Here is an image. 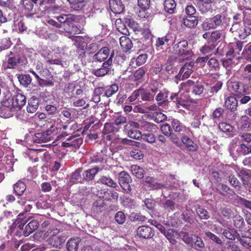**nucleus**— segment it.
<instances>
[{
  "label": "nucleus",
  "mask_w": 251,
  "mask_h": 251,
  "mask_svg": "<svg viewBox=\"0 0 251 251\" xmlns=\"http://www.w3.org/2000/svg\"><path fill=\"white\" fill-rule=\"evenodd\" d=\"M181 142L189 151H197L198 149L197 144H195L190 138L184 136L181 138Z\"/></svg>",
  "instance_id": "obj_19"
},
{
  "label": "nucleus",
  "mask_w": 251,
  "mask_h": 251,
  "mask_svg": "<svg viewBox=\"0 0 251 251\" xmlns=\"http://www.w3.org/2000/svg\"><path fill=\"white\" fill-rule=\"evenodd\" d=\"M140 128L145 130L151 131L153 129H155V126L153 124L148 123L147 122H141L140 123Z\"/></svg>",
  "instance_id": "obj_53"
},
{
  "label": "nucleus",
  "mask_w": 251,
  "mask_h": 251,
  "mask_svg": "<svg viewBox=\"0 0 251 251\" xmlns=\"http://www.w3.org/2000/svg\"><path fill=\"white\" fill-rule=\"evenodd\" d=\"M109 7L111 11L115 14H121L125 9V6L121 0H109Z\"/></svg>",
  "instance_id": "obj_10"
},
{
  "label": "nucleus",
  "mask_w": 251,
  "mask_h": 251,
  "mask_svg": "<svg viewBox=\"0 0 251 251\" xmlns=\"http://www.w3.org/2000/svg\"><path fill=\"white\" fill-rule=\"evenodd\" d=\"M215 48V45L213 44H210L204 45L200 50L203 54L209 57V55L212 54Z\"/></svg>",
  "instance_id": "obj_33"
},
{
  "label": "nucleus",
  "mask_w": 251,
  "mask_h": 251,
  "mask_svg": "<svg viewBox=\"0 0 251 251\" xmlns=\"http://www.w3.org/2000/svg\"><path fill=\"white\" fill-rule=\"evenodd\" d=\"M178 93H172L170 96V100H173L172 103L175 104L176 108H179L182 106L184 108L188 109L190 104L194 102V101L190 97L185 98L184 95H181L178 98Z\"/></svg>",
  "instance_id": "obj_4"
},
{
  "label": "nucleus",
  "mask_w": 251,
  "mask_h": 251,
  "mask_svg": "<svg viewBox=\"0 0 251 251\" xmlns=\"http://www.w3.org/2000/svg\"><path fill=\"white\" fill-rule=\"evenodd\" d=\"M140 124L135 122H129L124 127V132L129 137L139 140L141 137V132L138 130Z\"/></svg>",
  "instance_id": "obj_5"
},
{
  "label": "nucleus",
  "mask_w": 251,
  "mask_h": 251,
  "mask_svg": "<svg viewBox=\"0 0 251 251\" xmlns=\"http://www.w3.org/2000/svg\"><path fill=\"white\" fill-rule=\"evenodd\" d=\"M173 50L175 54L186 59L191 57L193 54L186 40H182L176 44H174Z\"/></svg>",
  "instance_id": "obj_1"
},
{
  "label": "nucleus",
  "mask_w": 251,
  "mask_h": 251,
  "mask_svg": "<svg viewBox=\"0 0 251 251\" xmlns=\"http://www.w3.org/2000/svg\"><path fill=\"white\" fill-rule=\"evenodd\" d=\"M120 43L122 49L125 52L131 49L133 45L131 40L126 36H122L120 38Z\"/></svg>",
  "instance_id": "obj_18"
},
{
  "label": "nucleus",
  "mask_w": 251,
  "mask_h": 251,
  "mask_svg": "<svg viewBox=\"0 0 251 251\" xmlns=\"http://www.w3.org/2000/svg\"><path fill=\"white\" fill-rule=\"evenodd\" d=\"M219 128L221 131L226 133H230L233 130V127L226 123L219 124Z\"/></svg>",
  "instance_id": "obj_51"
},
{
  "label": "nucleus",
  "mask_w": 251,
  "mask_h": 251,
  "mask_svg": "<svg viewBox=\"0 0 251 251\" xmlns=\"http://www.w3.org/2000/svg\"><path fill=\"white\" fill-rule=\"evenodd\" d=\"M45 218L44 216H38L37 219L32 220L25 226L23 231L24 236L27 237L37 229L39 226L38 220H43Z\"/></svg>",
  "instance_id": "obj_6"
},
{
  "label": "nucleus",
  "mask_w": 251,
  "mask_h": 251,
  "mask_svg": "<svg viewBox=\"0 0 251 251\" xmlns=\"http://www.w3.org/2000/svg\"><path fill=\"white\" fill-rule=\"evenodd\" d=\"M164 10L169 14L176 13V2L175 0H165L163 3Z\"/></svg>",
  "instance_id": "obj_14"
},
{
  "label": "nucleus",
  "mask_w": 251,
  "mask_h": 251,
  "mask_svg": "<svg viewBox=\"0 0 251 251\" xmlns=\"http://www.w3.org/2000/svg\"><path fill=\"white\" fill-rule=\"evenodd\" d=\"M76 86L73 83H69L65 88V93L67 94V97L70 98H74L75 94L74 91L75 90Z\"/></svg>",
  "instance_id": "obj_39"
},
{
  "label": "nucleus",
  "mask_w": 251,
  "mask_h": 251,
  "mask_svg": "<svg viewBox=\"0 0 251 251\" xmlns=\"http://www.w3.org/2000/svg\"><path fill=\"white\" fill-rule=\"evenodd\" d=\"M101 194L102 198L107 201L117 200L119 197L118 193L113 191H104Z\"/></svg>",
  "instance_id": "obj_26"
},
{
  "label": "nucleus",
  "mask_w": 251,
  "mask_h": 251,
  "mask_svg": "<svg viewBox=\"0 0 251 251\" xmlns=\"http://www.w3.org/2000/svg\"><path fill=\"white\" fill-rule=\"evenodd\" d=\"M193 238V245H195V248L196 249L199 250L200 249L204 248V244L202 241V239L200 237H198L196 235H194Z\"/></svg>",
  "instance_id": "obj_48"
},
{
  "label": "nucleus",
  "mask_w": 251,
  "mask_h": 251,
  "mask_svg": "<svg viewBox=\"0 0 251 251\" xmlns=\"http://www.w3.org/2000/svg\"><path fill=\"white\" fill-rule=\"evenodd\" d=\"M99 170L100 169L98 167H94L86 170L83 173L84 179L88 180H92Z\"/></svg>",
  "instance_id": "obj_27"
},
{
  "label": "nucleus",
  "mask_w": 251,
  "mask_h": 251,
  "mask_svg": "<svg viewBox=\"0 0 251 251\" xmlns=\"http://www.w3.org/2000/svg\"><path fill=\"white\" fill-rule=\"evenodd\" d=\"M18 78L20 84L25 87H27L31 82V78L29 75H21Z\"/></svg>",
  "instance_id": "obj_38"
},
{
  "label": "nucleus",
  "mask_w": 251,
  "mask_h": 251,
  "mask_svg": "<svg viewBox=\"0 0 251 251\" xmlns=\"http://www.w3.org/2000/svg\"><path fill=\"white\" fill-rule=\"evenodd\" d=\"M79 242L78 238L70 239L67 242V248L68 251H77Z\"/></svg>",
  "instance_id": "obj_30"
},
{
  "label": "nucleus",
  "mask_w": 251,
  "mask_h": 251,
  "mask_svg": "<svg viewBox=\"0 0 251 251\" xmlns=\"http://www.w3.org/2000/svg\"><path fill=\"white\" fill-rule=\"evenodd\" d=\"M230 44L235 54H239L243 48V43L238 41L235 43H230Z\"/></svg>",
  "instance_id": "obj_54"
},
{
  "label": "nucleus",
  "mask_w": 251,
  "mask_h": 251,
  "mask_svg": "<svg viewBox=\"0 0 251 251\" xmlns=\"http://www.w3.org/2000/svg\"><path fill=\"white\" fill-rule=\"evenodd\" d=\"M131 181L130 176L126 172H121L119 174V183L123 184L125 183H130Z\"/></svg>",
  "instance_id": "obj_37"
},
{
  "label": "nucleus",
  "mask_w": 251,
  "mask_h": 251,
  "mask_svg": "<svg viewBox=\"0 0 251 251\" xmlns=\"http://www.w3.org/2000/svg\"><path fill=\"white\" fill-rule=\"evenodd\" d=\"M99 182H100L103 184L106 185L109 187H112L113 188H115L117 186V184L116 183V182H114L109 177H107L106 176H101L100 178Z\"/></svg>",
  "instance_id": "obj_36"
},
{
  "label": "nucleus",
  "mask_w": 251,
  "mask_h": 251,
  "mask_svg": "<svg viewBox=\"0 0 251 251\" xmlns=\"http://www.w3.org/2000/svg\"><path fill=\"white\" fill-rule=\"evenodd\" d=\"M39 106V100L36 98H32L28 102L27 108L29 110H37Z\"/></svg>",
  "instance_id": "obj_50"
},
{
  "label": "nucleus",
  "mask_w": 251,
  "mask_h": 251,
  "mask_svg": "<svg viewBox=\"0 0 251 251\" xmlns=\"http://www.w3.org/2000/svg\"><path fill=\"white\" fill-rule=\"evenodd\" d=\"M110 53V50L108 47L102 48L94 56V59L99 62H102L107 58Z\"/></svg>",
  "instance_id": "obj_13"
},
{
  "label": "nucleus",
  "mask_w": 251,
  "mask_h": 251,
  "mask_svg": "<svg viewBox=\"0 0 251 251\" xmlns=\"http://www.w3.org/2000/svg\"><path fill=\"white\" fill-rule=\"evenodd\" d=\"M138 90L139 95L141 96L142 100L143 101H154V94L151 93L149 90L142 87L139 88Z\"/></svg>",
  "instance_id": "obj_17"
},
{
  "label": "nucleus",
  "mask_w": 251,
  "mask_h": 251,
  "mask_svg": "<svg viewBox=\"0 0 251 251\" xmlns=\"http://www.w3.org/2000/svg\"><path fill=\"white\" fill-rule=\"evenodd\" d=\"M148 69L146 67H141L135 71L133 74V77L135 80H140L145 75Z\"/></svg>",
  "instance_id": "obj_34"
},
{
  "label": "nucleus",
  "mask_w": 251,
  "mask_h": 251,
  "mask_svg": "<svg viewBox=\"0 0 251 251\" xmlns=\"http://www.w3.org/2000/svg\"><path fill=\"white\" fill-rule=\"evenodd\" d=\"M138 5L144 10L148 9L151 5V0H138Z\"/></svg>",
  "instance_id": "obj_57"
},
{
  "label": "nucleus",
  "mask_w": 251,
  "mask_h": 251,
  "mask_svg": "<svg viewBox=\"0 0 251 251\" xmlns=\"http://www.w3.org/2000/svg\"><path fill=\"white\" fill-rule=\"evenodd\" d=\"M72 7H74L76 10L81 9L85 5L86 0H67Z\"/></svg>",
  "instance_id": "obj_35"
},
{
  "label": "nucleus",
  "mask_w": 251,
  "mask_h": 251,
  "mask_svg": "<svg viewBox=\"0 0 251 251\" xmlns=\"http://www.w3.org/2000/svg\"><path fill=\"white\" fill-rule=\"evenodd\" d=\"M54 17L58 23L61 24V27H65V25L71 26L75 19V16L72 14H60Z\"/></svg>",
  "instance_id": "obj_8"
},
{
  "label": "nucleus",
  "mask_w": 251,
  "mask_h": 251,
  "mask_svg": "<svg viewBox=\"0 0 251 251\" xmlns=\"http://www.w3.org/2000/svg\"><path fill=\"white\" fill-rule=\"evenodd\" d=\"M194 235H189L187 232H182L180 233V236L182 238L183 241L187 244H190L193 245L194 242Z\"/></svg>",
  "instance_id": "obj_41"
},
{
  "label": "nucleus",
  "mask_w": 251,
  "mask_h": 251,
  "mask_svg": "<svg viewBox=\"0 0 251 251\" xmlns=\"http://www.w3.org/2000/svg\"><path fill=\"white\" fill-rule=\"evenodd\" d=\"M115 219L116 221L119 224H123L125 223L126 220V217L125 214L122 211L118 212L115 216Z\"/></svg>",
  "instance_id": "obj_56"
},
{
  "label": "nucleus",
  "mask_w": 251,
  "mask_h": 251,
  "mask_svg": "<svg viewBox=\"0 0 251 251\" xmlns=\"http://www.w3.org/2000/svg\"><path fill=\"white\" fill-rule=\"evenodd\" d=\"M230 153L236 157L246 155L251 153V148L245 144H237V139H233L230 146Z\"/></svg>",
  "instance_id": "obj_2"
},
{
  "label": "nucleus",
  "mask_w": 251,
  "mask_h": 251,
  "mask_svg": "<svg viewBox=\"0 0 251 251\" xmlns=\"http://www.w3.org/2000/svg\"><path fill=\"white\" fill-rule=\"evenodd\" d=\"M113 56L114 52L110 54L109 58L106 61H104L102 63V65L100 68H101L102 69H105L106 71L110 72L111 71L110 67L112 63V58Z\"/></svg>",
  "instance_id": "obj_47"
},
{
  "label": "nucleus",
  "mask_w": 251,
  "mask_h": 251,
  "mask_svg": "<svg viewBox=\"0 0 251 251\" xmlns=\"http://www.w3.org/2000/svg\"><path fill=\"white\" fill-rule=\"evenodd\" d=\"M130 170L132 174L138 178H142L144 176L145 171L143 168L136 165L131 166Z\"/></svg>",
  "instance_id": "obj_31"
},
{
  "label": "nucleus",
  "mask_w": 251,
  "mask_h": 251,
  "mask_svg": "<svg viewBox=\"0 0 251 251\" xmlns=\"http://www.w3.org/2000/svg\"><path fill=\"white\" fill-rule=\"evenodd\" d=\"M11 46V42L6 38L2 39L1 45H0V52L9 49Z\"/></svg>",
  "instance_id": "obj_60"
},
{
  "label": "nucleus",
  "mask_w": 251,
  "mask_h": 251,
  "mask_svg": "<svg viewBox=\"0 0 251 251\" xmlns=\"http://www.w3.org/2000/svg\"><path fill=\"white\" fill-rule=\"evenodd\" d=\"M8 57L7 60L8 66L9 69H13L14 67L19 64H21L22 59L18 54H14L12 51H10L7 54Z\"/></svg>",
  "instance_id": "obj_12"
},
{
  "label": "nucleus",
  "mask_w": 251,
  "mask_h": 251,
  "mask_svg": "<svg viewBox=\"0 0 251 251\" xmlns=\"http://www.w3.org/2000/svg\"><path fill=\"white\" fill-rule=\"evenodd\" d=\"M182 23L188 27H194L198 24V17L197 16H187L186 18L183 19Z\"/></svg>",
  "instance_id": "obj_22"
},
{
  "label": "nucleus",
  "mask_w": 251,
  "mask_h": 251,
  "mask_svg": "<svg viewBox=\"0 0 251 251\" xmlns=\"http://www.w3.org/2000/svg\"><path fill=\"white\" fill-rule=\"evenodd\" d=\"M207 65L212 71H216L220 68L219 62L214 57H212L208 61Z\"/></svg>",
  "instance_id": "obj_42"
},
{
  "label": "nucleus",
  "mask_w": 251,
  "mask_h": 251,
  "mask_svg": "<svg viewBox=\"0 0 251 251\" xmlns=\"http://www.w3.org/2000/svg\"><path fill=\"white\" fill-rule=\"evenodd\" d=\"M175 60L172 58H169L164 64L165 71L169 74H174L175 71Z\"/></svg>",
  "instance_id": "obj_24"
},
{
  "label": "nucleus",
  "mask_w": 251,
  "mask_h": 251,
  "mask_svg": "<svg viewBox=\"0 0 251 251\" xmlns=\"http://www.w3.org/2000/svg\"><path fill=\"white\" fill-rule=\"evenodd\" d=\"M137 235L144 239H149L153 235V232L151 227L148 226H142L138 228Z\"/></svg>",
  "instance_id": "obj_11"
},
{
  "label": "nucleus",
  "mask_w": 251,
  "mask_h": 251,
  "mask_svg": "<svg viewBox=\"0 0 251 251\" xmlns=\"http://www.w3.org/2000/svg\"><path fill=\"white\" fill-rule=\"evenodd\" d=\"M172 36L170 34H167L161 37H158L156 41L155 46L156 48H160L165 45H169L168 42L171 40Z\"/></svg>",
  "instance_id": "obj_23"
},
{
  "label": "nucleus",
  "mask_w": 251,
  "mask_h": 251,
  "mask_svg": "<svg viewBox=\"0 0 251 251\" xmlns=\"http://www.w3.org/2000/svg\"><path fill=\"white\" fill-rule=\"evenodd\" d=\"M59 233V230L55 227H52L50 228V229L45 233V235L47 237H52L53 236H57L58 235V233Z\"/></svg>",
  "instance_id": "obj_62"
},
{
  "label": "nucleus",
  "mask_w": 251,
  "mask_h": 251,
  "mask_svg": "<svg viewBox=\"0 0 251 251\" xmlns=\"http://www.w3.org/2000/svg\"><path fill=\"white\" fill-rule=\"evenodd\" d=\"M196 212L197 215L201 219H208L209 217L208 212L202 207H198Z\"/></svg>",
  "instance_id": "obj_49"
},
{
  "label": "nucleus",
  "mask_w": 251,
  "mask_h": 251,
  "mask_svg": "<svg viewBox=\"0 0 251 251\" xmlns=\"http://www.w3.org/2000/svg\"><path fill=\"white\" fill-rule=\"evenodd\" d=\"M12 99H13L14 108H18L19 110H21L26 103L25 97L20 93H18Z\"/></svg>",
  "instance_id": "obj_16"
},
{
  "label": "nucleus",
  "mask_w": 251,
  "mask_h": 251,
  "mask_svg": "<svg viewBox=\"0 0 251 251\" xmlns=\"http://www.w3.org/2000/svg\"><path fill=\"white\" fill-rule=\"evenodd\" d=\"M104 88L105 90L104 95L108 98L111 97L119 90L118 85L116 83H114L110 85L104 86Z\"/></svg>",
  "instance_id": "obj_25"
},
{
  "label": "nucleus",
  "mask_w": 251,
  "mask_h": 251,
  "mask_svg": "<svg viewBox=\"0 0 251 251\" xmlns=\"http://www.w3.org/2000/svg\"><path fill=\"white\" fill-rule=\"evenodd\" d=\"M175 202L170 200H167L164 203V208L168 210L174 211L175 209Z\"/></svg>",
  "instance_id": "obj_63"
},
{
  "label": "nucleus",
  "mask_w": 251,
  "mask_h": 251,
  "mask_svg": "<svg viewBox=\"0 0 251 251\" xmlns=\"http://www.w3.org/2000/svg\"><path fill=\"white\" fill-rule=\"evenodd\" d=\"M228 85L232 95L238 98L247 95L249 89L247 84L239 81H231Z\"/></svg>",
  "instance_id": "obj_3"
},
{
  "label": "nucleus",
  "mask_w": 251,
  "mask_h": 251,
  "mask_svg": "<svg viewBox=\"0 0 251 251\" xmlns=\"http://www.w3.org/2000/svg\"><path fill=\"white\" fill-rule=\"evenodd\" d=\"M240 242L244 247H251V237L249 236H243L240 238Z\"/></svg>",
  "instance_id": "obj_59"
},
{
  "label": "nucleus",
  "mask_w": 251,
  "mask_h": 251,
  "mask_svg": "<svg viewBox=\"0 0 251 251\" xmlns=\"http://www.w3.org/2000/svg\"><path fill=\"white\" fill-rule=\"evenodd\" d=\"M140 138L151 144L154 143L156 140V138L154 135L151 133L143 134H141V137Z\"/></svg>",
  "instance_id": "obj_45"
},
{
  "label": "nucleus",
  "mask_w": 251,
  "mask_h": 251,
  "mask_svg": "<svg viewBox=\"0 0 251 251\" xmlns=\"http://www.w3.org/2000/svg\"><path fill=\"white\" fill-rule=\"evenodd\" d=\"M153 118L154 121L157 123H161L167 119V116L160 112L154 113Z\"/></svg>",
  "instance_id": "obj_52"
},
{
  "label": "nucleus",
  "mask_w": 251,
  "mask_h": 251,
  "mask_svg": "<svg viewBox=\"0 0 251 251\" xmlns=\"http://www.w3.org/2000/svg\"><path fill=\"white\" fill-rule=\"evenodd\" d=\"M225 105L227 110H236L238 105V101L235 97H228L225 100Z\"/></svg>",
  "instance_id": "obj_20"
},
{
  "label": "nucleus",
  "mask_w": 251,
  "mask_h": 251,
  "mask_svg": "<svg viewBox=\"0 0 251 251\" xmlns=\"http://www.w3.org/2000/svg\"><path fill=\"white\" fill-rule=\"evenodd\" d=\"M170 94V91L167 90L160 91L155 97V100L158 106L165 107L170 105L171 101L169 100Z\"/></svg>",
  "instance_id": "obj_7"
},
{
  "label": "nucleus",
  "mask_w": 251,
  "mask_h": 251,
  "mask_svg": "<svg viewBox=\"0 0 251 251\" xmlns=\"http://www.w3.org/2000/svg\"><path fill=\"white\" fill-rule=\"evenodd\" d=\"M194 66V61L186 62L179 71V74L182 75V79L188 78L193 72V68Z\"/></svg>",
  "instance_id": "obj_9"
},
{
  "label": "nucleus",
  "mask_w": 251,
  "mask_h": 251,
  "mask_svg": "<svg viewBox=\"0 0 251 251\" xmlns=\"http://www.w3.org/2000/svg\"><path fill=\"white\" fill-rule=\"evenodd\" d=\"M205 234L207 237L218 244H222V240L216 235L210 231H205Z\"/></svg>",
  "instance_id": "obj_58"
},
{
  "label": "nucleus",
  "mask_w": 251,
  "mask_h": 251,
  "mask_svg": "<svg viewBox=\"0 0 251 251\" xmlns=\"http://www.w3.org/2000/svg\"><path fill=\"white\" fill-rule=\"evenodd\" d=\"M82 169L80 168L78 169L75 172L72 173L71 178L70 181L73 183H76L81 181L80 173Z\"/></svg>",
  "instance_id": "obj_44"
},
{
  "label": "nucleus",
  "mask_w": 251,
  "mask_h": 251,
  "mask_svg": "<svg viewBox=\"0 0 251 251\" xmlns=\"http://www.w3.org/2000/svg\"><path fill=\"white\" fill-rule=\"evenodd\" d=\"M21 2L26 11L28 12H32V14L35 13L33 12L34 4H35V1L33 0H21Z\"/></svg>",
  "instance_id": "obj_32"
},
{
  "label": "nucleus",
  "mask_w": 251,
  "mask_h": 251,
  "mask_svg": "<svg viewBox=\"0 0 251 251\" xmlns=\"http://www.w3.org/2000/svg\"><path fill=\"white\" fill-rule=\"evenodd\" d=\"M65 236L58 235L49 237L48 239V243L49 245L54 247H59L65 241Z\"/></svg>",
  "instance_id": "obj_15"
},
{
  "label": "nucleus",
  "mask_w": 251,
  "mask_h": 251,
  "mask_svg": "<svg viewBox=\"0 0 251 251\" xmlns=\"http://www.w3.org/2000/svg\"><path fill=\"white\" fill-rule=\"evenodd\" d=\"M194 84V81L189 79L187 80L186 82L182 83L180 84V89L184 90V91L188 92L189 91V87L190 86L193 87Z\"/></svg>",
  "instance_id": "obj_61"
},
{
  "label": "nucleus",
  "mask_w": 251,
  "mask_h": 251,
  "mask_svg": "<svg viewBox=\"0 0 251 251\" xmlns=\"http://www.w3.org/2000/svg\"><path fill=\"white\" fill-rule=\"evenodd\" d=\"M233 222L234 226L239 228L242 227L244 224L243 218L238 215L234 217Z\"/></svg>",
  "instance_id": "obj_55"
},
{
  "label": "nucleus",
  "mask_w": 251,
  "mask_h": 251,
  "mask_svg": "<svg viewBox=\"0 0 251 251\" xmlns=\"http://www.w3.org/2000/svg\"><path fill=\"white\" fill-rule=\"evenodd\" d=\"M0 110H4L5 108H8L11 110L13 108H14L13 99L12 98L4 97L0 101Z\"/></svg>",
  "instance_id": "obj_29"
},
{
  "label": "nucleus",
  "mask_w": 251,
  "mask_h": 251,
  "mask_svg": "<svg viewBox=\"0 0 251 251\" xmlns=\"http://www.w3.org/2000/svg\"><path fill=\"white\" fill-rule=\"evenodd\" d=\"M130 155L131 157L137 160H141L144 157L142 151L137 148L132 150L130 152Z\"/></svg>",
  "instance_id": "obj_43"
},
{
  "label": "nucleus",
  "mask_w": 251,
  "mask_h": 251,
  "mask_svg": "<svg viewBox=\"0 0 251 251\" xmlns=\"http://www.w3.org/2000/svg\"><path fill=\"white\" fill-rule=\"evenodd\" d=\"M213 2V0H200L198 3L200 10L202 13H206L211 9Z\"/></svg>",
  "instance_id": "obj_21"
},
{
  "label": "nucleus",
  "mask_w": 251,
  "mask_h": 251,
  "mask_svg": "<svg viewBox=\"0 0 251 251\" xmlns=\"http://www.w3.org/2000/svg\"><path fill=\"white\" fill-rule=\"evenodd\" d=\"M13 189L15 193L19 196H22L26 189L25 184L21 181H18L14 185Z\"/></svg>",
  "instance_id": "obj_28"
},
{
  "label": "nucleus",
  "mask_w": 251,
  "mask_h": 251,
  "mask_svg": "<svg viewBox=\"0 0 251 251\" xmlns=\"http://www.w3.org/2000/svg\"><path fill=\"white\" fill-rule=\"evenodd\" d=\"M148 55L147 53L140 54L135 59L136 64L138 66L144 65L147 61Z\"/></svg>",
  "instance_id": "obj_46"
},
{
  "label": "nucleus",
  "mask_w": 251,
  "mask_h": 251,
  "mask_svg": "<svg viewBox=\"0 0 251 251\" xmlns=\"http://www.w3.org/2000/svg\"><path fill=\"white\" fill-rule=\"evenodd\" d=\"M172 126L176 132H180L186 129L184 126L178 120L173 119L172 122Z\"/></svg>",
  "instance_id": "obj_40"
},
{
  "label": "nucleus",
  "mask_w": 251,
  "mask_h": 251,
  "mask_svg": "<svg viewBox=\"0 0 251 251\" xmlns=\"http://www.w3.org/2000/svg\"><path fill=\"white\" fill-rule=\"evenodd\" d=\"M185 13L187 16H195L196 13L195 7L192 5H188L185 8Z\"/></svg>",
  "instance_id": "obj_64"
}]
</instances>
